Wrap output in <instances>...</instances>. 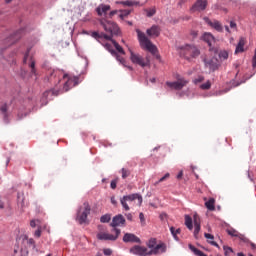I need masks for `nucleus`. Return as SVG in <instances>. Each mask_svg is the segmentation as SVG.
Masks as SVG:
<instances>
[{
  "label": "nucleus",
  "mask_w": 256,
  "mask_h": 256,
  "mask_svg": "<svg viewBox=\"0 0 256 256\" xmlns=\"http://www.w3.org/2000/svg\"><path fill=\"white\" fill-rule=\"evenodd\" d=\"M180 57H184L186 61H193L201 55V50L195 44H184L179 46Z\"/></svg>",
  "instance_id": "obj_1"
},
{
  "label": "nucleus",
  "mask_w": 256,
  "mask_h": 256,
  "mask_svg": "<svg viewBox=\"0 0 256 256\" xmlns=\"http://www.w3.org/2000/svg\"><path fill=\"white\" fill-rule=\"evenodd\" d=\"M136 33H137V37H138L140 47L142 49H145L146 51H149V53H151L152 55H157V46H155L153 44V42H151V40H149L147 35H145L139 29H136Z\"/></svg>",
  "instance_id": "obj_2"
},
{
  "label": "nucleus",
  "mask_w": 256,
  "mask_h": 256,
  "mask_svg": "<svg viewBox=\"0 0 256 256\" xmlns=\"http://www.w3.org/2000/svg\"><path fill=\"white\" fill-rule=\"evenodd\" d=\"M79 83V76H71L68 74H64L62 79L60 80V85H62L61 93H67L73 87Z\"/></svg>",
  "instance_id": "obj_3"
},
{
  "label": "nucleus",
  "mask_w": 256,
  "mask_h": 256,
  "mask_svg": "<svg viewBox=\"0 0 256 256\" xmlns=\"http://www.w3.org/2000/svg\"><path fill=\"white\" fill-rule=\"evenodd\" d=\"M89 215H91V205H89V202H84L77 211L76 221L83 225V223H87Z\"/></svg>",
  "instance_id": "obj_4"
},
{
  "label": "nucleus",
  "mask_w": 256,
  "mask_h": 256,
  "mask_svg": "<svg viewBox=\"0 0 256 256\" xmlns=\"http://www.w3.org/2000/svg\"><path fill=\"white\" fill-rule=\"evenodd\" d=\"M130 51V61L134 65H139V67H149L151 65V60L149 59V56L143 57L139 53L133 52V50Z\"/></svg>",
  "instance_id": "obj_5"
},
{
  "label": "nucleus",
  "mask_w": 256,
  "mask_h": 256,
  "mask_svg": "<svg viewBox=\"0 0 256 256\" xmlns=\"http://www.w3.org/2000/svg\"><path fill=\"white\" fill-rule=\"evenodd\" d=\"M100 24L102 25L104 31L110 34L108 37L112 38L113 35H119V33H121L119 26L115 22L109 21L107 19H101Z\"/></svg>",
  "instance_id": "obj_6"
},
{
  "label": "nucleus",
  "mask_w": 256,
  "mask_h": 256,
  "mask_svg": "<svg viewBox=\"0 0 256 256\" xmlns=\"http://www.w3.org/2000/svg\"><path fill=\"white\" fill-rule=\"evenodd\" d=\"M135 200L138 201V205H141V203H143V197L137 193L123 196L122 198H120V203L125 211H129L131 208L129 207V204H127V202L131 203Z\"/></svg>",
  "instance_id": "obj_7"
},
{
  "label": "nucleus",
  "mask_w": 256,
  "mask_h": 256,
  "mask_svg": "<svg viewBox=\"0 0 256 256\" xmlns=\"http://www.w3.org/2000/svg\"><path fill=\"white\" fill-rule=\"evenodd\" d=\"M113 231L115 235L107 232H99L97 234V239H99V241H117V239H119V235H121V230L114 228Z\"/></svg>",
  "instance_id": "obj_8"
},
{
  "label": "nucleus",
  "mask_w": 256,
  "mask_h": 256,
  "mask_svg": "<svg viewBox=\"0 0 256 256\" xmlns=\"http://www.w3.org/2000/svg\"><path fill=\"white\" fill-rule=\"evenodd\" d=\"M130 253L137 256H149V249L145 246L135 245L130 248Z\"/></svg>",
  "instance_id": "obj_9"
},
{
  "label": "nucleus",
  "mask_w": 256,
  "mask_h": 256,
  "mask_svg": "<svg viewBox=\"0 0 256 256\" xmlns=\"http://www.w3.org/2000/svg\"><path fill=\"white\" fill-rule=\"evenodd\" d=\"M187 83H189V81L185 80L184 78H179L176 82H166V85L170 87V89L181 91V89H183Z\"/></svg>",
  "instance_id": "obj_10"
},
{
  "label": "nucleus",
  "mask_w": 256,
  "mask_h": 256,
  "mask_svg": "<svg viewBox=\"0 0 256 256\" xmlns=\"http://www.w3.org/2000/svg\"><path fill=\"white\" fill-rule=\"evenodd\" d=\"M125 217L122 214H118L113 217L112 222L110 223V227L117 229V227H125Z\"/></svg>",
  "instance_id": "obj_11"
},
{
  "label": "nucleus",
  "mask_w": 256,
  "mask_h": 256,
  "mask_svg": "<svg viewBox=\"0 0 256 256\" xmlns=\"http://www.w3.org/2000/svg\"><path fill=\"white\" fill-rule=\"evenodd\" d=\"M167 251V246L164 243L157 244L151 250H148V255H159Z\"/></svg>",
  "instance_id": "obj_12"
},
{
  "label": "nucleus",
  "mask_w": 256,
  "mask_h": 256,
  "mask_svg": "<svg viewBox=\"0 0 256 256\" xmlns=\"http://www.w3.org/2000/svg\"><path fill=\"white\" fill-rule=\"evenodd\" d=\"M207 0H197L192 6L191 11H205L207 9Z\"/></svg>",
  "instance_id": "obj_13"
},
{
  "label": "nucleus",
  "mask_w": 256,
  "mask_h": 256,
  "mask_svg": "<svg viewBox=\"0 0 256 256\" xmlns=\"http://www.w3.org/2000/svg\"><path fill=\"white\" fill-rule=\"evenodd\" d=\"M124 243H141V239L133 233H126L123 237Z\"/></svg>",
  "instance_id": "obj_14"
},
{
  "label": "nucleus",
  "mask_w": 256,
  "mask_h": 256,
  "mask_svg": "<svg viewBox=\"0 0 256 256\" xmlns=\"http://www.w3.org/2000/svg\"><path fill=\"white\" fill-rule=\"evenodd\" d=\"M148 37H159L161 35V27L158 25H152L151 28L146 30Z\"/></svg>",
  "instance_id": "obj_15"
},
{
  "label": "nucleus",
  "mask_w": 256,
  "mask_h": 256,
  "mask_svg": "<svg viewBox=\"0 0 256 256\" xmlns=\"http://www.w3.org/2000/svg\"><path fill=\"white\" fill-rule=\"evenodd\" d=\"M204 20L206 21V23L208 25H210V27H212L219 33L223 32V25H221V22H219L217 20L211 21L209 18H204Z\"/></svg>",
  "instance_id": "obj_16"
},
{
  "label": "nucleus",
  "mask_w": 256,
  "mask_h": 256,
  "mask_svg": "<svg viewBox=\"0 0 256 256\" xmlns=\"http://www.w3.org/2000/svg\"><path fill=\"white\" fill-rule=\"evenodd\" d=\"M199 231H201V218L198 215H194V237L199 239Z\"/></svg>",
  "instance_id": "obj_17"
},
{
  "label": "nucleus",
  "mask_w": 256,
  "mask_h": 256,
  "mask_svg": "<svg viewBox=\"0 0 256 256\" xmlns=\"http://www.w3.org/2000/svg\"><path fill=\"white\" fill-rule=\"evenodd\" d=\"M107 11H111V6L110 5H106V4H100L97 8H96V12L97 14L101 17L103 15H107Z\"/></svg>",
  "instance_id": "obj_18"
},
{
  "label": "nucleus",
  "mask_w": 256,
  "mask_h": 256,
  "mask_svg": "<svg viewBox=\"0 0 256 256\" xmlns=\"http://www.w3.org/2000/svg\"><path fill=\"white\" fill-rule=\"evenodd\" d=\"M21 39V34L20 32L15 33L14 35L8 37L4 43H7L8 47L13 45V43H17Z\"/></svg>",
  "instance_id": "obj_19"
},
{
  "label": "nucleus",
  "mask_w": 256,
  "mask_h": 256,
  "mask_svg": "<svg viewBox=\"0 0 256 256\" xmlns=\"http://www.w3.org/2000/svg\"><path fill=\"white\" fill-rule=\"evenodd\" d=\"M111 55H113L114 57H116V60L123 65L124 67H127L130 71H133V67L131 66H127L126 63L127 61L125 60V58H123L121 55L117 54L116 51H111Z\"/></svg>",
  "instance_id": "obj_20"
},
{
  "label": "nucleus",
  "mask_w": 256,
  "mask_h": 256,
  "mask_svg": "<svg viewBox=\"0 0 256 256\" xmlns=\"http://www.w3.org/2000/svg\"><path fill=\"white\" fill-rule=\"evenodd\" d=\"M205 66L210 69V71H217L219 69V64H217V61L211 59V60H204Z\"/></svg>",
  "instance_id": "obj_21"
},
{
  "label": "nucleus",
  "mask_w": 256,
  "mask_h": 256,
  "mask_svg": "<svg viewBox=\"0 0 256 256\" xmlns=\"http://www.w3.org/2000/svg\"><path fill=\"white\" fill-rule=\"evenodd\" d=\"M203 41H205V43H207L209 45V47H211V45H213V43H215V37L212 36L211 33H204L202 36Z\"/></svg>",
  "instance_id": "obj_22"
},
{
  "label": "nucleus",
  "mask_w": 256,
  "mask_h": 256,
  "mask_svg": "<svg viewBox=\"0 0 256 256\" xmlns=\"http://www.w3.org/2000/svg\"><path fill=\"white\" fill-rule=\"evenodd\" d=\"M245 38H240L239 42H238V45L236 46V49H235V54L237 55L238 53H243V51H245Z\"/></svg>",
  "instance_id": "obj_23"
},
{
  "label": "nucleus",
  "mask_w": 256,
  "mask_h": 256,
  "mask_svg": "<svg viewBox=\"0 0 256 256\" xmlns=\"http://www.w3.org/2000/svg\"><path fill=\"white\" fill-rule=\"evenodd\" d=\"M91 37H93L94 39H106V41H111V36L105 34V33H101L99 34V32H92Z\"/></svg>",
  "instance_id": "obj_24"
},
{
  "label": "nucleus",
  "mask_w": 256,
  "mask_h": 256,
  "mask_svg": "<svg viewBox=\"0 0 256 256\" xmlns=\"http://www.w3.org/2000/svg\"><path fill=\"white\" fill-rule=\"evenodd\" d=\"M205 207L208 211H215V198H209V200L205 202Z\"/></svg>",
  "instance_id": "obj_25"
},
{
  "label": "nucleus",
  "mask_w": 256,
  "mask_h": 256,
  "mask_svg": "<svg viewBox=\"0 0 256 256\" xmlns=\"http://www.w3.org/2000/svg\"><path fill=\"white\" fill-rule=\"evenodd\" d=\"M120 5H124V7H134L139 5V1H135V0H126V1H121L118 2Z\"/></svg>",
  "instance_id": "obj_26"
},
{
  "label": "nucleus",
  "mask_w": 256,
  "mask_h": 256,
  "mask_svg": "<svg viewBox=\"0 0 256 256\" xmlns=\"http://www.w3.org/2000/svg\"><path fill=\"white\" fill-rule=\"evenodd\" d=\"M204 237L207 239L208 243H210V245H213L214 247H219V244H217V242L213 241V239H215V236H213L212 234L209 233H205Z\"/></svg>",
  "instance_id": "obj_27"
},
{
  "label": "nucleus",
  "mask_w": 256,
  "mask_h": 256,
  "mask_svg": "<svg viewBox=\"0 0 256 256\" xmlns=\"http://www.w3.org/2000/svg\"><path fill=\"white\" fill-rule=\"evenodd\" d=\"M226 231L230 237H239V239H243V235H241L237 230L233 228L227 229Z\"/></svg>",
  "instance_id": "obj_28"
},
{
  "label": "nucleus",
  "mask_w": 256,
  "mask_h": 256,
  "mask_svg": "<svg viewBox=\"0 0 256 256\" xmlns=\"http://www.w3.org/2000/svg\"><path fill=\"white\" fill-rule=\"evenodd\" d=\"M189 249H190V251H193L194 255H197V256H207L205 253H203V251L197 249L192 244H189Z\"/></svg>",
  "instance_id": "obj_29"
},
{
  "label": "nucleus",
  "mask_w": 256,
  "mask_h": 256,
  "mask_svg": "<svg viewBox=\"0 0 256 256\" xmlns=\"http://www.w3.org/2000/svg\"><path fill=\"white\" fill-rule=\"evenodd\" d=\"M51 95H55V97H57V95H59V90L51 89L43 93V97H45L46 99L49 98V96Z\"/></svg>",
  "instance_id": "obj_30"
},
{
  "label": "nucleus",
  "mask_w": 256,
  "mask_h": 256,
  "mask_svg": "<svg viewBox=\"0 0 256 256\" xmlns=\"http://www.w3.org/2000/svg\"><path fill=\"white\" fill-rule=\"evenodd\" d=\"M185 225L190 231L193 230V219L191 216H185Z\"/></svg>",
  "instance_id": "obj_31"
},
{
  "label": "nucleus",
  "mask_w": 256,
  "mask_h": 256,
  "mask_svg": "<svg viewBox=\"0 0 256 256\" xmlns=\"http://www.w3.org/2000/svg\"><path fill=\"white\" fill-rule=\"evenodd\" d=\"M17 199L18 207H20V209H23V207H25V198L23 197V193H18Z\"/></svg>",
  "instance_id": "obj_32"
},
{
  "label": "nucleus",
  "mask_w": 256,
  "mask_h": 256,
  "mask_svg": "<svg viewBox=\"0 0 256 256\" xmlns=\"http://www.w3.org/2000/svg\"><path fill=\"white\" fill-rule=\"evenodd\" d=\"M170 232L172 233L174 239L176 241H179V238L177 237V235H179V233H181V229L180 228L176 229L175 227H171Z\"/></svg>",
  "instance_id": "obj_33"
},
{
  "label": "nucleus",
  "mask_w": 256,
  "mask_h": 256,
  "mask_svg": "<svg viewBox=\"0 0 256 256\" xmlns=\"http://www.w3.org/2000/svg\"><path fill=\"white\" fill-rule=\"evenodd\" d=\"M112 43H113L116 51H118V53H121V55H125V50H123V47H121V45H119V43H117L115 40H112Z\"/></svg>",
  "instance_id": "obj_34"
},
{
  "label": "nucleus",
  "mask_w": 256,
  "mask_h": 256,
  "mask_svg": "<svg viewBox=\"0 0 256 256\" xmlns=\"http://www.w3.org/2000/svg\"><path fill=\"white\" fill-rule=\"evenodd\" d=\"M144 11L146 13V17H153V15L157 13V9H155V7L145 9Z\"/></svg>",
  "instance_id": "obj_35"
},
{
  "label": "nucleus",
  "mask_w": 256,
  "mask_h": 256,
  "mask_svg": "<svg viewBox=\"0 0 256 256\" xmlns=\"http://www.w3.org/2000/svg\"><path fill=\"white\" fill-rule=\"evenodd\" d=\"M129 15H131V11L129 10H122L120 11V14H119V19H121L123 21V19H126V17H129Z\"/></svg>",
  "instance_id": "obj_36"
},
{
  "label": "nucleus",
  "mask_w": 256,
  "mask_h": 256,
  "mask_svg": "<svg viewBox=\"0 0 256 256\" xmlns=\"http://www.w3.org/2000/svg\"><path fill=\"white\" fill-rule=\"evenodd\" d=\"M157 245V239L155 238H151L148 243H147V247L148 249L152 250L155 246Z\"/></svg>",
  "instance_id": "obj_37"
},
{
  "label": "nucleus",
  "mask_w": 256,
  "mask_h": 256,
  "mask_svg": "<svg viewBox=\"0 0 256 256\" xmlns=\"http://www.w3.org/2000/svg\"><path fill=\"white\" fill-rule=\"evenodd\" d=\"M219 58L222 59L223 61L229 59V52H227V50L220 51Z\"/></svg>",
  "instance_id": "obj_38"
},
{
  "label": "nucleus",
  "mask_w": 256,
  "mask_h": 256,
  "mask_svg": "<svg viewBox=\"0 0 256 256\" xmlns=\"http://www.w3.org/2000/svg\"><path fill=\"white\" fill-rule=\"evenodd\" d=\"M109 221H111V214H105L100 218L101 223H109Z\"/></svg>",
  "instance_id": "obj_39"
},
{
  "label": "nucleus",
  "mask_w": 256,
  "mask_h": 256,
  "mask_svg": "<svg viewBox=\"0 0 256 256\" xmlns=\"http://www.w3.org/2000/svg\"><path fill=\"white\" fill-rule=\"evenodd\" d=\"M200 89H202L203 91L211 89V81L208 80L206 83L201 84Z\"/></svg>",
  "instance_id": "obj_40"
},
{
  "label": "nucleus",
  "mask_w": 256,
  "mask_h": 256,
  "mask_svg": "<svg viewBox=\"0 0 256 256\" xmlns=\"http://www.w3.org/2000/svg\"><path fill=\"white\" fill-rule=\"evenodd\" d=\"M121 173H122V179H127V177L131 175V170L122 168Z\"/></svg>",
  "instance_id": "obj_41"
},
{
  "label": "nucleus",
  "mask_w": 256,
  "mask_h": 256,
  "mask_svg": "<svg viewBox=\"0 0 256 256\" xmlns=\"http://www.w3.org/2000/svg\"><path fill=\"white\" fill-rule=\"evenodd\" d=\"M29 67H30V69H31L32 75H36L37 70L35 69V62H34L33 59H31V62H30V64H29Z\"/></svg>",
  "instance_id": "obj_42"
},
{
  "label": "nucleus",
  "mask_w": 256,
  "mask_h": 256,
  "mask_svg": "<svg viewBox=\"0 0 256 256\" xmlns=\"http://www.w3.org/2000/svg\"><path fill=\"white\" fill-rule=\"evenodd\" d=\"M171 175L169 173H166L162 178H160L155 185H159V183H163V181H167Z\"/></svg>",
  "instance_id": "obj_43"
},
{
  "label": "nucleus",
  "mask_w": 256,
  "mask_h": 256,
  "mask_svg": "<svg viewBox=\"0 0 256 256\" xmlns=\"http://www.w3.org/2000/svg\"><path fill=\"white\" fill-rule=\"evenodd\" d=\"M231 253H233V248H231L229 246H224V255L229 256V255H231Z\"/></svg>",
  "instance_id": "obj_44"
},
{
  "label": "nucleus",
  "mask_w": 256,
  "mask_h": 256,
  "mask_svg": "<svg viewBox=\"0 0 256 256\" xmlns=\"http://www.w3.org/2000/svg\"><path fill=\"white\" fill-rule=\"evenodd\" d=\"M0 111L4 113V119H7V104L1 106Z\"/></svg>",
  "instance_id": "obj_45"
},
{
  "label": "nucleus",
  "mask_w": 256,
  "mask_h": 256,
  "mask_svg": "<svg viewBox=\"0 0 256 256\" xmlns=\"http://www.w3.org/2000/svg\"><path fill=\"white\" fill-rule=\"evenodd\" d=\"M203 81H205V77L203 76H198L196 79H194L195 85H197V83H203Z\"/></svg>",
  "instance_id": "obj_46"
},
{
  "label": "nucleus",
  "mask_w": 256,
  "mask_h": 256,
  "mask_svg": "<svg viewBox=\"0 0 256 256\" xmlns=\"http://www.w3.org/2000/svg\"><path fill=\"white\" fill-rule=\"evenodd\" d=\"M139 219H140L141 225H145V214H143V212L139 214Z\"/></svg>",
  "instance_id": "obj_47"
},
{
  "label": "nucleus",
  "mask_w": 256,
  "mask_h": 256,
  "mask_svg": "<svg viewBox=\"0 0 256 256\" xmlns=\"http://www.w3.org/2000/svg\"><path fill=\"white\" fill-rule=\"evenodd\" d=\"M104 255L111 256L113 254V250L106 248L103 250Z\"/></svg>",
  "instance_id": "obj_48"
},
{
  "label": "nucleus",
  "mask_w": 256,
  "mask_h": 256,
  "mask_svg": "<svg viewBox=\"0 0 256 256\" xmlns=\"http://www.w3.org/2000/svg\"><path fill=\"white\" fill-rule=\"evenodd\" d=\"M111 189H117V180H112L110 183Z\"/></svg>",
  "instance_id": "obj_49"
},
{
  "label": "nucleus",
  "mask_w": 256,
  "mask_h": 256,
  "mask_svg": "<svg viewBox=\"0 0 256 256\" xmlns=\"http://www.w3.org/2000/svg\"><path fill=\"white\" fill-rule=\"evenodd\" d=\"M37 223H39V220H31L30 227H33V228L37 227Z\"/></svg>",
  "instance_id": "obj_50"
},
{
  "label": "nucleus",
  "mask_w": 256,
  "mask_h": 256,
  "mask_svg": "<svg viewBox=\"0 0 256 256\" xmlns=\"http://www.w3.org/2000/svg\"><path fill=\"white\" fill-rule=\"evenodd\" d=\"M28 245H32L33 249H35V240L33 238L28 239Z\"/></svg>",
  "instance_id": "obj_51"
},
{
  "label": "nucleus",
  "mask_w": 256,
  "mask_h": 256,
  "mask_svg": "<svg viewBox=\"0 0 256 256\" xmlns=\"http://www.w3.org/2000/svg\"><path fill=\"white\" fill-rule=\"evenodd\" d=\"M105 47H106V49H107V51H109L110 53H111V51H115V50H113V46H111V44H105Z\"/></svg>",
  "instance_id": "obj_52"
},
{
  "label": "nucleus",
  "mask_w": 256,
  "mask_h": 256,
  "mask_svg": "<svg viewBox=\"0 0 256 256\" xmlns=\"http://www.w3.org/2000/svg\"><path fill=\"white\" fill-rule=\"evenodd\" d=\"M34 235L36 236V237H41V228H38L36 231H35V233H34Z\"/></svg>",
  "instance_id": "obj_53"
},
{
  "label": "nucleus",
  "mask_w": 256,
  "mask_h": 256,
  "mask_svg": "<svg viewBox=\"0 0 256 256\" xmlns=\"http://www.w3.org/2000/svg\"><path fill=\"white\" fill-rule=\"evenodd\" d=\"M126 215V218L128 221H133V214L131 213H128V214H125Z\"/></svg>",
  "instance_id": "obj_54"
},
{
  "label": "nucleus",
  "mask_w": 256,
  "mask_h": 256,
  "mask_svg": "<svg viewBox=\"0 0 256 256\" xmlns=\"http://www.w3.org/2000/svg\"><path fill=\"white\" fill-rule=\"evenodd\" d=\"M28 57H29V50H27L26 54L24 55L23 63H27Z\"/></svg>",
  "instance_id": "obj_55"
},
{
  "label": "nucleus",
  "mask_w": 256,
  "mask_h": 256,
  "mask_svg": "<svg viewBox=\"0 0 256 256\" xmlns=\"http://www.w3.org/2000/svg\"><path fill=\"white\" fill-rule=\"evenodd\" d=\"M110 201H111L112 205H117V200L115 199V196H112L110 198Z\"/></svg>",
  "instance_id": "obj_56"
},
{
  "label": "nucleus",
  "mask_w": 256,
  "mask_h": 256,
  "mask_svg": "<svg viewBox=\"0 0 256 256\" xmlns=\"http://www.w3.org/2000/svg\"><path fill=\"white\" fill-rule=\"evenodd\" d=\"M252 66L255 68L256 67V54H254L252 58Z\"/></svg>",
  "instance_id": "obj_57"
},
{
  "label": "nucleus",
  "mask_w": 256,
  "mask_h": 256,
  "mask_svg": "<svg viewBox=\"0 0 256 256\" xmlns=\"http://www.w3.org/2000/svg\"><path fill=\"white\" fill-rule=\"evenodd\" d=\"M117 13H119V11L113 10L109 13V17H113L114 15H117Z\"/></svg>",
  "instance_id": "obj_58"
},
{
  "label": "nucleus",
  "mask_w": 256,
  "mask_h": 256,
  "mask_svg": "<svg viewBox=\"0 0 256 256\" xmlns=\"http://www.w3.org/2000/svg\"><path fill=\"white\" fill-rule=\"evenodd\" d=\"M176 177L177 179H183V170H181Z\"/></svg>",
  "instance_id": "obj_59"
},
{
  "label": "nucleus",
  "mask_w": 256,
  "mask_h": 256,
  "mask_svg": "<svg viewBox=\"0 0 256 256\" xmlns=\"http://www.w3.org/2000/svg\"><path fill=\"white\" fill-rule=\"evenodd\" d=\"M160 219L161 221H163V219H167V214L165 213L160 214Z\"/></svg>",
  "instance_id": "obj_60"
},
{
  "label": "nucleus",
  "mask_w": 256,
  "mask_h": 256,
  "mask_svg": "<svg viewBox=\"0 0 256 256\" xmlns=\"http://www.w3.org/2000/svg\"><path fill=\"white\" fill-rule=\"evenodd\" d=\"M231 29H235L237 27V24L235 22H230Z\"/></svg>",
  "instance_id": "obj_61"
},
{
  "label": "nucleus",
  "mask_w": 256,
  "mask_h": 256,
  "mask_svg": "<svg viewBox=\"0 0 256 256\" xmlns=\"http://www.w3.org/2000/svg\"><path fill=\"white\" fill-rule=\"evenodd\" d=\"M98 230H99L100 233H101V231H105V227H104L103 225H99V226H98Z\"/></svg>",
  "instance_id": "obj_62"
},
{
  "label": "nucleus",
  "mask_w": 256,
  "mask_h": 256,
  "mask_svg": "<svg viewBox=\"0 0 256 256\" xmlns=\"http://www.w3.org/2000/svg\"><path fill=\"white\" fill-rule=\"evenodd\" d=\"M237 256H245L242 252L238 253Z\"/></svg>",
  "instance_id": "obj_63"
},
{
  "label": "nucleus",
  "mask_w": 256,
  "mask_h": 256,
  "mask_svg": "<svg viewBox=\"0 0 256 256\" xmlns=\"http://www.w3.org/2000/svg\"><path fill=\"white\" fill-rule=\"evenodd\" d=\"M225 29L229 33V26H225Z\"/></svg>",
  "instance_id": "obj_64"
}]
</instances>
